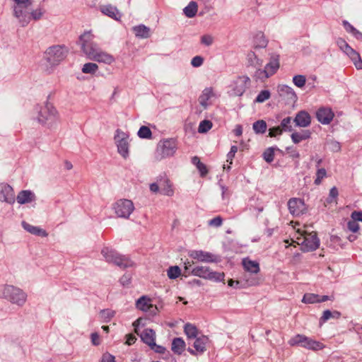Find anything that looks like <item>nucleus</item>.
Here are the masks:
<instances>
[{
  "instance_id": "nucleus-28",
  "label": "nucleus",
  "mask_w": 362,
  "mask_h": 362,
  "mask_svg": "<svg viewBox=\"0 0 362 362\" xmlns=\"http://www.w3.org/2000/svg\"><path fill=\"white\" fill-rule=\"evenodd\" d=\"M150 299L146 296H143L139 298L136 303V308L143 311L150 310L151 308H155L157 310L156 306H153L152 304L149 303Z\"/></svg>"
},
{
  "instance_id": "nucleus-59",
  "label": "nucleus",
  "mask_w": 362,
  "mask_h": 362,
  "mask_svg": "<svg viewBox=\"0 0 362 362\" xmlns=\"http://www.w3.org/2000/svg\"><path fill=\"white\" fill-rule=\"evenodd\" d=\"M342 25L346 30V32L351 33L352 35L354 33L356 30V28H355L352 25H351L347 21L344 20L342 21Z\"/></svg>"
},
{
  "instance_id": "nucleus-21",
  "label": "nucleus",
  "mask_w": 362,
  "mask_h": 362,
  "mask_svg": "<svg viewBox=\"0 0 362 362\" xmlns=\"http://www.w3.org/2000/svg\"><path fill=\"white\" fill-rule=\"evenodd\" d=\"M279 66V55L274 54L270 57L269 62L265 66V69L268 71L271 76L277 71Z\"/></svg>"
},
{
  "instance_id": "nucleus-54",
  "label": "nucleus",
  "mask_w": 362,
  "mask_h": 362,
  "mask_svg": "<svg viewBox=\"0 0 362 362\" xmlns=\"http://www.w3.org/2000/svg\"><path fill=\"white\" fill-rule=\"evenodd\" d=\"M204 63V58L201 56H196L191 60V64L194 67H199Z\"/></svg>"
},
{
  "instance_id": "nucleus-13",
  "label": "nucleus",
  "mask_w": 362,
  "mask_h": 362,
  "mask_svg": "<svg viewBox=\"0 0 362 362\" xmlns=\"http://www.w3.org/2000/svg\"><path fill=\"white\" fill-rule=\"evenodd\" d=\"M250 83V79L247 76H242L237 78L234 81L233 94L235 96H241Z\"/></svg>"
},
{
  "instance_id": "nucleus-58",
  "label": "nucleus",
  "mask_w": 362,
  "mask_h": 362,
  "mask_svg": "<svg viewBox=\"0 0 362 362\" xmlns=\"http://www.w3.org/2000/svg\"><path fill=\"white\" fill-rule=\"evenodd\" d=\"M214 42V38L209 35H204L201 38V42L206 46H210Z\"/></svg>"
},
{
  "instance_id": "nucleus-40",
  "label": "nucleus",
  "mask_w": 362,
  "mask_h": 362,
  "mask_svg": "<svg viewBox=\"0 0 362 362\" xmlns=\"http://www.w3.org/2000/svg\"><path fill=\"white\" fill-rule=\"evenodd\" d=\"M98 69V66L95 63L88 62L85 64L82 68V72L84 74H95Z\"/></svg>"
},
{
  "instance_id": "nucleus-27",
  "label": "nucleus",
  "mask_w": 362,
  "mask_h": 362,
  "mask_svg": "<svg viewBox=\"0 0 362 362\" xmlns=\"http://www.w3.org/2000/svg\"><path fill=\"white\" fill-rule=\"evenodd\" d=\"M134 33L137 37L148 38L151 35L150 28L143 24L133 27Z\"/></svg>"
},
{
  "instance_id": "nucleus-3",
  "label": "nucleus",
  "mask_w": 362,
  "mask_h": 362,
  "mask_svg": "<svg viewBox=\"0 0 362 362\" xmlns=\"http://www.w3.org/2000/svg\"><path fill=\"white\" fill-rule=\"evenodd\" d=\"M0 298H5L13 304L22 306L26 301L27 295L19 288L12 285L0 286Z\"/></svg>"
},
{
  "instance_id": "nucleus-41",
  "label": "nucleus",
  "mask_w": 362,
  "mask_h": 362,
  "mask_svg": "<svg viewBox=\"0 0 362 362\" xmlns=\"http://www.w3.org/2000/svg\"><path fill=\"white\" fill-rule=\"evenodd\" d=\"M292 118L291 117H285L282 119L281 125L279 126L282 129V132H292L293 127L291 125Z\"/></svg>"
},
{
  "instance_id": "nucleus-42",
  "label": "nucleus",
  "mask_w": 362,
  "mask_h": 362,
  "mask_svg": "<svg viewBox=\"0 0 362 362\" xmlns=\"http://www.w3.org/2000/svg\"><path fill=\"white\" fill-rule=\"evenodd\" d=\"M139 138L141 139H151L152 132L149 127L146 126H141L137 133Z\"/></svg>"
},
{
  "instance_id": "nucleus-49",
  "label": "nucleus",
  "mask_w": 362,
  "mask_h": 362,
  "mask_svg": "<svg viewBox=\"0 0 362 362\" xmlns=\"http://www.w3.org/2000/svg\"><path fill=\"white\" fill-rule=\"evenodd\" d=\"M263 158L267 163H272L274 160V148L270 147L268 148L263 153Z\"/></svg>"
},
{
  "instance_id": "nucleus-4",
  "label": "nucleus",
  "mask_w": 362,
  "mask_h": 362,
  "mask_svg": "<svg viewBox=\"0 0 362 362\" xmlns=\"http://www.w3.org/2000/svg\"><path fill=\"white\" fill-rule=\"evenodd\" d=\"M177 149V142L174 138L160 140L156 146L154 158L160 161L164 158L173 156Z\"/></svg>"
},
{
  "instance_id": "nucleus-29",
  "label": "nucleus",
  "mask_w": 362,
  "mask_h": 362,
  "mask_svg": "<svg viewBox=\"0 0 362 362\" xmlns=\"http://www.w3.org/2000/svg\"><path fill=\"white\" fill-rule=\"evenodd\" d=\"M243 265L244 269L251 274H257L259 272V264L255 261L244 259L243 260Z\"/></svg>"
},
{
  "instance_id": "nucleus-17",
  "label": "nucleus",
  "mask_w": 362,
  "mask_h": 362,
  "mask_svg": "<svg viewBox=\"0 0 362 362\" xmlns=\"http://www.w3.org/2000/svg\"><path fill=\"white\" fill-rule=\"evenodd\" d=\"M290 213L294 216H298L305 210L304 202L299 198H291L288 202Z\"/></svg>"
},
{
  "instance_id": "nucleus-12",
  "label": "nucleus",
  "mask_w": 362,
  "mask_h": 362,
  "mask_svg": "<svg viewBox=\"0 0 362 362\" xmlns=\"http://www.w3.org/2000/svg\"><path fill=\"white\" fill-rule=\"evenodd\" d=\"M129 136L119 129L115 132V140L117 147L118 153L124 158L129 156Z\"/></svg>"
},
{
  "instance_id": "nucleus-25",
  "label": "nucleus",
  "mask_w": 362,
  "mask_h": 362,
  "mask_svg": "<svg viewBox=\"0 0 362 362\" xmlns=\"http://www.w3.org/2000/svg\"><path fill=\"white\" fill-rule=\"evenodd\" d=\"M22 226L26 231H28V233H30L33 235H38V236H41V237L47 236V233L45 230H43L37 226H32L25 221L22 222Z\"/></svg>"
},
{
  "instance_id": "nucleus-30",
  "label": "nucleus",
  "mask_w": 362,
  "mask_h": 362,
  "mask_svg": "<svg viewBox=\"0 0 362 362\" xmlns=\"http://www.w3.org/2000/svg\"><path fill=\"white\" fill-rule=\"evenodd\" d=\"M195 341L194 342V348L196 351L203 353L206 351V344L209 341V339L206 336L202 335L201 337H197L195 338Z\"/></svg>"
},
{
  "instance_id": "nucleus-33",
  "label": "nucleus",
  "mask_w": 362,
  "mask_h": 362,
  "mask_svg": "<svg viewBox=\"0 0 362 362\" xmlns=\"http://www.w3.org/2000/svg\"><path fill=\"white\" fill-rule=\"evenodd\" d=\"M247 59L248 66H250L257 68L262 66L263 61L261 59H259L253 51L248 52L247 55Z\"/></svg>"
},
{
  "instance_id": "nucleus-57",
  "label": "nucleus",
  "mask_w": 362,
  "mask_h": 362,
  "mask_svg": "<svg viewBox=\"0 0 362 362\" xmlns=\"http://www.w3.org/2000/svg\"><path fill=\"white\" fill-rule=\"evenodd\" d=\"M335 317L332 312L329 310H326L323 312L322 316L320 318V322H325L329 320L330 318Z\"/></svg>"
},
{
  "instance_id": "nucleus-18",
  "label": "nucleus",
  "mask_w": 362,
  "mask_h": 362,
  "mask_svg": "<svg viewBox=\"0 0 362 362\" xmlns=\"http://www.w3.org/2000/svg\"><path fill=\"white\" fill-rule=\"evenodd\" d=\"M317 120L323 124H328L334 117V113L330 108L321 107L316 112Z\"/></svg>"
},
{
  "instance_id": "nucleus-31",
  "label": "nucleus",
  "mask_w": 362,
  "mask_h": 362,
  "mask_svg": "<svg viewBox=\"0 0 362 362\" xmlns=\"http://www.w3.org/2000/svg\"><path fill=\"white\" fill-rule=\"evenodd\" d=\"M185 349V342L182 338L177 337L173 340L171 349L175 354L180 355Z\"/></svg>"
},
{
  "instance_id": "nucleus-9",
  "label": "nucleus",
  "mask_w": 362,
  "mask_h": 362,
  "mask_svg": "<svg viewBox=\"0 0 362 362\" xmlns=\"http://www.w3.org/2000/svg\"><path fill=\"white\" fill-rule=\"evenodd\" d=\"M112 209L117 217L127 219L134 211V205L129 199H120L112 204Z\"/></svg>"
},
{
  "instance_id": "nucleus-44",
  "label": "nucleus",
  "mask_w": 362,
  "mask_h": 362,
  "mask_svg": "<svg viewBox=\"0 0 362 362\" xmlns=\"http://www.w3.org/2000/svg\"><path fill=\"white\" fill-rule=\"evenodd\" d=\"M180 274L181 270L178 266H172L168 269V276L170 279H175Z\"/></svg>"
},
{
  "instance_id": "nucleus-8",
  "label": "nucleus",
  "mask_w": 362,
  "mask_h": 362,
  "mask_svg": "<svg viewBox=\"0 0 362 362\" xmlns=\"http://www.w3.org/2000/svg\"><path fill=\"white\" fill-rule=\"evenodd\" d=\"M58 119L57 111L49 103L41 107L37 117V120L40 123L47 125L48 127H52Z\"/></svg>"
},
{
  "instance_id": "nucleus-46",
  "label": "nucleus",
  "mask_w": 362,
  "mask_h": 362,
  "mask_svg": "<svg viewBox=\"0 0 362 362\" xmlns=\"http://www.w3.org/2000/svg\"><path fill=\"white\" fill-rule=\"evenodd\" d=\"M115 313V311L110 309H105L100 312V316L105 322H107L114 317Z\"/></svg>"
},
{
  "instance_id": "nucleus-32",
  "label": "nucleus",
  "mask_w": 362,
  "mask_h": 362,
  "mask_svg": "<svg viewBox=\"0 0 362 362\" xmlns=\"http://www.w3.org/2000/svg\"><path fill=\"white\" fill-rule=\"evenodd\" d=\"M278 92L281 95H286L291 100L297 98V95L293 89L286 85H280L278 86Z\"/></svg>"
},
{
  "instance_id": "nucleus-15",
  "label": "nucleus",
  "mask_w": 362,
  "mask_h": 362,
  "mask_svg": "<svg viewBox=\"0 0 362 362\" xmlns=\"http://www.w3.org/2000/svg\"><path fill=\"white\" fill-rule=\"evenodd\" d=\"M190 256L194 258L197 259L201 262H221V257L219 255H216L214 254H212L209 252H204L202 250L199 251H193Z\"/></svg>"
},
{
  "instance_id": "nucleus-23",
  "label": "nucleus",
  "mask_w": 362,
  "mask_h": 362,
  "mask_svg": "<svg viewBox=\"0 0 362 362\" xmlns=\"http://www.w3.org/2000/svg\"><path fill=\"white\" fill-rule=\"evenodd\" d=\"M161 194L171 197L174 194V190L172 187L170 181L166 177L161 178L159 181Z\"/></svg>"
},
{
  "instance_id": "nucleus-22",
  "label": "nucleus",
  "mask_w": 362,
  "mask_h": 362,
  "mask_svg": "<svg viewBox=\"0 0 362 362\" xmlns=\"http://www.w3.org/2000/svg\"><path fill=\"white\" fill-rule=\"evenodd\" d=\"M16 199L20 204H24L34 201L35 195L30 190H22L17 195Z\"/></svg>"
},
{
  "instance_id": "nucleus-6",
  "label": "nucleus",
  "mask_w": 362,
  "mask_h": 362,
  "mask_svg": "<svg viewBox=\"0 0 362 362\" xmlns=\"http://www.w3.org/2000/svg\"><path fill=\"white\" fill-rule=\"evenodd\" d=\"M101 254L108 263H112L122 269L132 267L134 262L127 256L119 254L109 247H104Z\"/></svg>"
},
{
  "instance_id": "nucleus-2",
  "label": "nucleus",
  "mask_w": 362,
  "mask_h": 362,
  "mask_svg": "<svg viewBox=\"0 0 362 362\" xmlns=\"http://www.w3.org/2000/svg\"><path fill=\"white\" fill-rule=\"evenodd\" d=\"M192 265L189 262H185V269L183 275L187 276L189 274L197 276L200 278L211 280L216 282L224 281L225 274L223 272H212L208 267L197 266L192 269Z\"/></svg>"
},
{
  "instance_id": "nucleus-38",
  "label": "nucleus",
  "mask_w": 362,
  "mask_h": 362,
  "mask_svg": "<svg viewBox=\"0 0 362 362\" xmlns=\"http://www.w3.org/2000/svg\"><path fill=\"white\" fill-rule=\"evenodd\" d=\"M252 128L256 134H264L267 128L264 120L260 119L253 123Z\"/></svg>"
},
{
  "instance_id": "nucleus-16",
  "label": "nucleus",
  "mask_w": 362,
  "mask_h": 362,
  "mask_svg": "<svg viewBox=\"0 0 362 362\" xmlns=\"http://www.w3.org/2000/svg\"><path fill=\"white\" fill-rule=\"evenodd\" d=\"M0 201L12 204L15 202L13 188L7 184L0 185Z\"/></svg>"
},
{
  "instance_id": "nucleus-5",
  "label": "nucleus",
  "mask_w": 362,
  "mask_h": 362,
  "mask_svg": "<svg viewBox=\"0 0 362 362\" xmlns=\"http://www.w3.org/2000/svg\"><path fill=\"white\" fill-rule=\"evenodd\" d=\"M68 52L69 49L65 45H52L46 49L44 58L51 66H56L64 60Z\"/></svg>"
},
{
  "instance_id": "nucleus-10",
  "label": "nucleus",
  "mask_w": 362,
  "mask_h": 362,
  "mask_svg": "<svg viewBox=\"0 0 362 362\" xmlns=\"http://www.w3.org/2000/svg\"><path fill=\"white\" fill-rule=\"evenodd\" d=\"M288 344L291 346H300L312 350H320L323 348L322 343L313 340L303 334L296 335L288 341Z\"/></svg>"
},
{
  "instance_id": "nucleus-64",
  "label": "nucleus",
  "mask_w": 362,
  "mask_h": 362,
  "mask_svg": "<svg viewBox=\"0 0 362 362\" xmlns=\"http://www.w3.org/2000/svg\"><path fill=\"white\" fill-rule=\"evenodd\" d=\"M101 362H115V357L110 354H105L102 357Z\"/></svg>"
},
{
  "instance_id": "nucleus-62",
  "label": "nucleus",
  "mask_w": 362,
  "mask_h": 362,
  "mask_svg": "<svg viewBox=\"0 0 362 362\" xmlns=\"http://www.w3.org/2000/svg\"><path fill=\"white\" fill-rule=\"evenodd\" d=\"M351 218L356 221H362V211H354L351 214Z\"/></svg>"
},
{
  "instance_id": "nucleus-1",
  "label": "nucleus",
  "mask_w": 362,
  "mask_h": 362,
  "mask_svg": "<svg viewBox=\"0 0 362 362\" xmlns=\"http://www.w3.org/2000/svg\"><path fill=\"white\" fill-rule=\"evenodd\" d=\"M94 35L90 31L85 32L79 37L81 48L86 57L93 61L110 64L114 62V57L103 52L98 45L93 42Z\"/></svg>"
},
{
  "instance_id": "nucleus-63",
  "label": "nucleus",
  "mask_w": 362,
  "mask_h": 362,
  "mask_svg": "<svg viewBox=\"0 0 362 362\" xmlns=\"http://www.w3.org/2000/svg\"><path fill=\"white\" fill-rule=\"evenodd\" d=\"M16 4V6L28 7L31 5L30 0H13Z\"/></svg>"
},
{
  "instance_id": "nucleus-61",
  "label": "nucleus",
  "mask_w": 362,
  "mask_h": 362,
  "mask_svg": "<svg viewBox=\"0 0 362 362\" xmlns=\"http://www.w3.org/2000/svg\"><path fill=\"white\" fill-rule=\"evenodd\" d=\"M42 13H43L41 9H36L30 12L31 18H33L34 20H39L42 17Z\"/></svg>"
},
{
  "instance_id": "nucleus-19",
  "label": "nucleus",
  "mask_w": 362,
  "mask_h": 362,
  "mask_svg": "<svg viewBox=\"0 0 362 362\" xmlns=\"http://www.w3.org/2000/svg\"><path fill=\"white\" fill-rule=\"evenodd\" d=\"M293 122L298 127H307L310 124L311 117L307 112L302 110L296 115Z\"/></svg>"
},
{
  "instance_id": "nucleus-55",
  "label": "nucleus",
  "mask_w": 362,
  "mask_h": 362,
  "mask_svg": "<svg viewBox=\"0 0 362 362\" xmlns=\"http://www.w3.org/2000/svg\"><path fill=\"white\" fill-rule=\"evenodd\" d=\"M282 134V129L280 127H272L269 129V136L275 137L277 135H281Z\"/></svg>"
},
{
  "instance_id": "nucleus-56",
  "label": "nucleus",
  "mask_w": 362,
  "mask_h": 362,
  "mask_svg": "<svg viewBox=\"0 0 362 362\" xmlns=\"http://www.w3.org/2000/svg\"><path fill=\"white\" fill-rule=\"evenodd\" d=\"M131 274L126 273L120 278L119 282L122 286H127L131 283Z\"/></svg>"
},
{
  "instance_id": "nucleus-34",
  "label": "nucleus",
  "mask_w": 362,
  "mask_h": 362,
  "mask_svg": "<svg viewBox=\"0 0 362 362\" xmlns=\"http://www.w3.org/2000/svg\"><path fill=\"white\" fill-rule=\"evenodd\" d=\"M311 132L310 130H303L301 132H293L291 137L294 144H298L303 140H305L310 137Z\"/></svg>"
},
{
  "instance_id": "nucleus-60",
  "label": "nucleus",
  "mask_w": 362,
  "mask_h": 362,
  "mask_svg": "<svg viewBox=\"0 0 362 362\" xmlns=\"http://www.w3.org/2000/svg\"><path fill=\"white\" fill-rule=\"evenodd\" d=\"M338 196V189L336 187H333L329 194V198L327 199V202H332L333 199L337 198Z\"/></svg>"
},
{
  "instance_id": "nucleus-43",
  "label": "nucleus",
  "mask_w": 362,
  "mask_h": 362,
  "mask_svg": "<svg viewBox=\"0 0 362 362\" xmlns=\"http://www.w3.org/2000/svg\"><path fill=\"white\" fill-rule=\"evenodd\" d=\"M271 96L270 91L268 90H263L259 92L255 100V103H262L268 100Z\"/></svg>"
},
{
  "instance_id": "nucleus-20",
  "label": "nucleus",
  "mask_w": 362,
  "mask_h": 362,
  "mask_svg": "<svg viewBox=\"0 0 362 362\" xmlns=\"http://www.w3.org/2000/svg\"><path fill=\"white\" fill-rule=\"evenodd\" d=\"M100 11L104 15L107 16L108 17L115 20H119L121 17V14L118 9L111 4L100 6Z\"/></svg>"
},
{
  "instance_id": "nucleus-45",
  "label": "nucleus",
  "mask_w": 362,
  "mask_h": 362,
  "mask_svg": "<svg viewBox=\"0 0 362 362\" xmlns=\"http://www.w3.org/2000/svg\"><path fill=\"white\" fill-rule=\"evenodd\" d=\"M212 127V122L209 120L204 119L199 123L198 132L199 133H206Z\"/></svg>"
},
{
  "instance_id": "nucleus-35",
  "label": "nucleus",
  "mask_w": 362,
  "mask_h": 362,
  "mask_svg": "<svg viewBox=\"0 0 362 362\" xmlns=\"http://www.w3.org/2000/svg\"><path fill=\"white\" fill-rule=\"evenodd\" d=\"M198 10V5L195 1H190L183 9L185 15L188 18H193L196 16Z\"/></svg>"
},
{
  "instance_id": "nucleus-53",
  "label": "nucleus",
  "mask_w": 362,
  "mask_h": 362,
  "mask_svg": "<svg viewBox=\"0 0 362 362\" xmlns=\"http://www.w3.org/2000/svg\"><path fill=\"white\" fill-rule=\"evenodd\" d=\"M238 151V147L236 146H232L230 151L227 154V160L226 161L229 163V164H232L233 159L235 157V153Z\"/></svg>"
},
{
  "instance_id": "nucleus-14",
  "label": "nucleus",
  "mask_w": 362,
  "mask_h": 362,
  "mask_svg": "<svg viewBox=\"0 0 362 362\" xmlns=\"http://www.w3.org/2000/svg\"><path fill=\"white\" fill-rule=\"evenodd\" d=\"M28 8L24 6H14L13 8L14 16L18 20L22 27L26 26L31 20Z\"/></svg>"
},
{
  "instance_id": "nucleus-26",
  "label": "nucleus",
  "mask_w": 362,
  "mask_h": 362,
  "mask_svg": "<svg viewBox=\"0 0 362 362\" xmlns=\"http://www.w3.org/2000/svg\"><path fill=\"white\" fill-rule=\"evenodd\" d=\"M214 95L212 88H206L203 90L202 94L199 97V103L204 107L206 109L209 106L207 101Z\"/></svg>"
},
{
  "instance_id": "nucleus-51",
  "label": "nucleus",
  "mask_w": 362,
  "mask_h": 362,
  "mask_svg": "<svg viewBox=\"0 0 362 362\" xmlns=\"http://www.w3.org/2000/svg\"><path fill=\"white\" fill-rule=\"evenodd\" d=\"M354 219L349 221L347 223L348 229L353 233H356L359 230V224Z\"/></svg>"
},
{
  "instance_id": "nucleus-36",
  "label": "nucleus",
  "mask_w": 362,
  "mask_h": 362,
  "mask_svg": "<svg viewBox=\"0 0 362 362\" xmlns=\"http://www.w3.org/2000/svg\"><path fill=\"white\" fill-rule=\"evenodd\" d=\"M268 41L262 33H257L254 39V47L264 48L267 46Z\"/></svg>"
},
{
  "instance_id": "nucleus-39",
  "label": "nucleus",
  "mask_w": 362,
  "mask_h": 362,
  "mask_svg": "<svg viewBox=\"0 0 362 362\" xmlns=\"http://www.w3.org/2000/svg\"><path fill=\"white\" fill-rule=\"evenodd\" d=\"M270 76V75L268 73V71H267L265 69H262L261 67L256 68V71L254 74V77L256 80H261L264 81L266 78H268Z\"/></svg>"
},
{
  "instance_id": "nucleus-37",
  "label": "nucleus",
  "mask_w": 362,
  "mask_h": 362,
  "mask_svg": "<svg viewBox=\"0 0 362 362\" xmlns=\"http://www.w3.org/2000/svg\"><path fill=\"white\" fill-rule=\"evenodd\" d=\"M184 332L188 338L195 339L198 335L197 327L191 323H186L184 326Z\"/></svg>"
},
{
  "instance_id": "nucleus-48",
  "label": "nucleus",
  "mask_w": 362,
  "mask_h": 362,
  "mask_svg": "<svg viewBox=\"0 0 362 362\" xmlns=\"http://www.w3.org/2000/svg\"><path fill=\"white\" fill-rule=\"evenodd\" d=\"M327 176V171L325 168H318L316 172V178L314 183L319 185L322 182V180Z\"/></svg>"
},
{
  "instance_id": "nucleus-52",
  "label": "nucleus",
  "mask_w": 362,
  "mask_h": 362,
  "mask_svg": "<svg viewBox=\"0 0 362 362\" xmlns=\"http://www.w3.org/2000/svg\"><path fill=\"white\" fill-rule=\"evenodd\" d=\"M223 223V219L221 216H218L209 221V226L212 227H220Z\"/></svg>"
},
{
  "instance_id": "nucleus-24",
  "label": "nucleus",
  "mask_w": 362,
  "mask_h": 362,
  "mask_svg": "<svg viewBox=\"0 0 362 362\" xmlns=\"http://www.w3.org/2000/svg\"><path fill=\"white\" fill-rule=\"evenodd\" d=\"M140 337L141 340L149 346L155 345L156 333L153 329H145Z\"/></svg>"
},
{
  "instance_id": "nucleus-11",
  "label": "nucleus",
  "mask_w": 362,
  "mask_h": 362,
  "mask_svg": "<svg viewBox=\"0 0 362 362\" xmlns=\"http://www.w3.org/2000/svg\"><path fill=\"white\" fill-rule=\"evenodd\" d=\"M336 43L339 49L351 59L356 68L357 69H362V59L360 54L341 37L337 38Z\"/></svg>"
},
{
  "instance_id": "nucleus-47",
  "label": "nucleus",
  "mask_w": 362,
  "mask_h": 362,
  "mask_svg": "<svg viewBox=\"0 0 362 362\" xmlns=\"http://www.w3.org/2000/svg\"><path fill=\"white\" fill-rule=\"evenodd\" d=\"M302 301L305 303H318V295L314 293H305Z\"/></svg>"
},
{
  "instance_id": "nucleus-7",
  "label": "nucleus",
  "mask_w": 362,
  "mask_h": 362,
  "mask_svg": "<svg viewBox=\"0 0 362 362\" xmlns=\"http://www.w3.org/2000/svg\"><path fill=\"white\" fill-rule=\"evenodd\" d=\"M299 236L296 238L298 244L301 245L302 250L304 252H312L316 250L320 246V239L317 238V233L313 231L308 233L307 231L300 232Z\"/></svg>"
},
{
  "instance_id": "nucleus-50",
  "label": "nucleus",
  "mask_w": 362,
  "mask_h": 362,
  "mask_svg": "<svg viewBox=\"0 0 362 362\" xmlns=\"http://www.w3.org/2000/svg\"><path fill=\"white\" fill-rule=\"evenodd\" d=\"M293 82L298 88H302L305 86L306 78L303 75H296L293 78Z\"/></svg>"
}]
</instances>
